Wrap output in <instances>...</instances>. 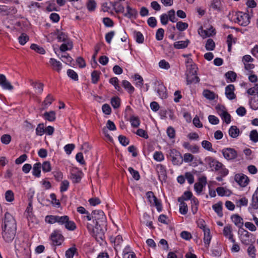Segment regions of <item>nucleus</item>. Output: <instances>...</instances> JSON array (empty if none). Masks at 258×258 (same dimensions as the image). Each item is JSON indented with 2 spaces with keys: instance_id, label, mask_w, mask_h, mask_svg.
I'll list each match as a JSON object with an SVG mask.
<instances>
[{
  "instance_id": "864d4df0",
  "label": "nucleus",
  "mask_w": 258,
  "mask_h": 258,
  "mask_svg": "<svg viewBox=\"0 0 258 258\" xmlns=\"http://www.w3.org/2000/svg\"><path fill=\"white\" fill-rule=\"evenodd\" d=\"M187 68V74H197V68L195 64H190L186 66Z\"/></svg>"
},
{
  "instance_id": "aec40b11",
  "label": "nucleus",
  "mask_w": 258,
  "mask_h": 258,
  "mask_svg": "<svg viewBox=\"0 0 258 258\" xmlns=\"http://www.w3.org/2000/svg\"><path fill=\"white\" fill-rule=\"evenodd\" d=\"M0 85L4 89L11 90L13 89V86L7 80L6 76L2 74H0Z\"/></svg>"
},
{
  "instance_id": "79ce46f5",
  "label": "nucleus",
  "mask_w": 258,
  "mask_h": 258,
  "mask_svg": "<svg viewBox=\"0 0 258 258\" xmlns=\"http://www.w3.org/2000/svg\"><path fill=\"white\" fill-rule=\"evenodd\" d=\"M134 37L136 41L138 43H143L144 41V38L143 34L139 31H135L134 32Z\"/></svg>"
},
{
  "instance_id": "f03ea898",
  "label": "nucleus",
  "mask_w": 258,
  "mask_h": 258,
  "mask_svg": "<svg viewBox=\"0 0 258 258\" xmlns=\"http://www.w3.org/2000/svg\"><path fill=\"white\" fill-rule=\"evenodd\" d=\"M2 230L16 231L17 223L14 216L9 212H6L2 224Z\"/></svg>"
},
{
  "instance_id": "052dcab7",
  "label": "nucleus",
  "mask_w": 258,
  "mask_h": 258,
  "mask_svg": "<svg viewBox=\"0 0 258 258\" xmlns=\"http://www.w3.org/2000/svg\"><path fill=\"white\" fill-rule=\"evenodd\" d=\"M111 104L114 108H117L119 107L120 100L118 97H113L111 100Z\"/></svg>"
},
{
  "instance_id": "c9c22d12",
  "label": "nucleus",
  "mask_w": 258,
  "mask_h": 258,
  "mask_svg": "<svg viewBox=\"0 0 258 258\" xmlns=\"http://www.w3.org/2000/svg\"><path fill=\"white\" fill-rule=\"evenodd\" d=\"M43 116L46 120L49 121H53L56 118L55 112L54 111L45 112L43 114Z\"/></svg>"
},
{
  "instance_id": "e433bc0d",
  "label": "nucleus",
  "mask_w": 258,
  "mask_h": 258,
  "mask_svg": "<svg viewBox=\"0 0 258 258\" xmlns=\"http://www.w3.org/2000/svg\"><path fill=\"white\" fill-rule=\"evenodd\" d=\"M133 78L134 79L135 81L136 82V86L141 88H142L144 82L143 78L139 74H135Z\"/></svg>"
},
{
  "instance_id": "09e8293b",
  "label": "nucleus",
  "mask_w": 258,
  "mask_h": 258,
  "mask_svg": "<svg viewBox=\"0 0 258 258\" xmlns=\"http://www.w3.org/2000/svg\"><path fill=\"white\" fill-rule=\"evenodd\" d=\"M154 160L158 162H161L164 159L163 153L160 151H156L153 155Z\"/></svg>"
},
{
  "instance_id": "6e6d98bb",
  "label": "nucleus",
  "mask_w": 258,
  "mask_h": 258,
  "mask_svg": "<svg viewBox=\"0 0 258 258\" xmlns=\"http://www.w3.org/2000/svg\"><path fill=\"white\" fill-rule=\"evenodd\" d=\"M5 198L7 202H11L13 201L14 200V195L13 192L11 190L7 191L5 193Z\"/></svg>"
},
{
  "instance_id": "2f4dec72",
  "label": "nucleus",
  "mask_w": 258,
  "mask_h": 258,
  "mask_svg": "<svg viewBox=\"0 0 258 258\" xmlns=\"http://www.w3.org/2000/svg\"><path fill=\"white\" fill-rule=\"evenodd\" d=\"M212 238V235L210 229L205 230L204 232V237L203 240L205 245L208 246L210 243Z\"/></svg>"
},
{
  "instance_id": "6ab92c4d",
  "label": "nucleus",
  "mask_w": 258,
  "mask_h": 258,
  "mask_svg": "<svg viewBox=\"0 0 258 258\" xmlns=\"http://www.w3.org/2000/svg\"><path fill=\"white\" fill-rule=\"evenodd\" d=\"M234 90L235 87L233 85L230 84L226 87L225 95L228 99L233 100L236 98Z\"/></svg>"
},
{
  "instance_id": "72a5a7b5",
  "label": "nucleus",
  "mask_w": 258,
  "mask_h": 258,
  "mask_svg": "<svg viewBox=\"0 0 258 258\" xmlns=\"http://www.w3.org/2000/svg\"><path fill=\"white\" fill-rule=\"evenodd\" d=\"M229 135L233 138H237L239 134V130L236 126H231L229 129Z\"/></svg>"
},
{
  "instance_id": "c03bdc74",
  "label": "nucleus",
  "mask_w": 258,
  "mask_h": 258,
  "mask_svg": "<svg viewBox=\"0 0 258 258\" xmlns=\"http://www.w3.org/2000/svg\"><path fill=\"white\" fill-rule=\"evenodd\" d=\"M235 41H236V39H235V38H233L232 34H229L227 36V43L228 44V50L229 51H231V46L233 44L235 43Z\"/></svg>"
},
{
  "instance_id": "6e6552de",
  "label": "nucleus",
  "mask_w": 258,
  "mask_h": 258,
  "mask_svg": "<svg viewBox=\"0 0 258 258\" xmlns=\"http://www.w3.org/2000/svg\"><path fill=\"white\" fill-rule=\"evenodd\" d=\"M50 239L52 244L55 246L61 245L64 240L63 236L58 231H54L51 233Z\"/></svg>"
},
{
  "instance_id": "5fc2aeb1",
  "label": "nucleus",
  "mask_w": 258,
  "mask_h": 258,
  "mask_svg": "<svg viewBox=\"0 0 258 258\" xmlns=\"http://www.w3.org/2000/svg\"><path fill=\"white\" fill-rule=\"evenodd\" d=\"M100 73L96 71H94L92 74H91V77H92V82L94 84L97 83V82L98 81L99 78H100Z\"/></svg>"
},
{
  "instance_id": "a878e982",
  "label": "nucleus",
  "mask_w": 258,
  "mask_h": 258,
  "mask_svg": "<svg viewBox=\"0 0 258 258\" xmlns=\"http://www.w3.org/2000/svg\"><path fill=\"white\" fill-rule=\"evenodd\" d=\"M73 44L71 40H69L64 42L59 47V49L62 52L71 50L73 48Z\"/></svg>"
},
{
  "instance_id": "58836bf2",
  "label": "nucleus",
  "mask_w": 258,
  "mask_h": 258,
  "mask_svg": "<svg viewBox=\"0 0 258 258\" xmlns=\"http://www.w3.org/2000/svg\"><path fill=\"white\" fill-rule=\"evenodd\" d=\"M250 107L253 110L258 109V91L257 96L251 98L249 101Z\"/></svg>"
},
{
  "instance_id": "39448f33",
  "label": "nucleus",
  "mask_w": 258,
  "mask_h": 258,
  "mask_svg": "<svg viewBox=\"0 0 258 258\" xmlns=\"http://www.w3.org/2000/svg\"><path fill=\"white\" fill-rule=\"evenodd\" d=\"M240 238L242 243L248 245L254 241L253 235L247 230L242 229L239 231Z\"/></svg>"
},
{
  "instance_id": "8fccbe9b",
  "label": "nucleus",
  "mask_w": 258,
  "mask_h": 258,
  "mask_svg": "<svg viewBox=\"0 0 258 258\" xmlns=\"http://www.w3.org/2000/svg\"><path fill=\"white\" fill-rule=\"evenodd\" d=\"M215 47V42L211 39H208L205 47L207 50H213Z\"/></svg>"
},
{
  "instance_id": "5701e85b",
  "label": "nucleus",
  "mask_w": 258,
  "mask_h": 258,
  "mask_svg": "<svg viewBox=\"0 0 258 258\" xmlns=\"http://www.w3.org/2000/svg\"><path fill=\"white\" fill-rule=\"evenodd\" d=\"M250 206L254 210L258 209V187L252 195Z\"/></svg>"
},
{
  "instance_id": "7ed1b4c3",
  "label": "nucleus",
  "mask_w": 258,
  "mask_h": 258,
  "mask_svg": "<svg viewBox=\"0 0 258 258\" xmlns=\"http://www.w3.org/2000/svg\"><path fill=\"white\" fill-rule=\"evenodd\" d=\"M234 17V21L241 26H246L250 23V17L246 13L239 12L235 14Z\"/></svg>"
},
{
  "instance_id": "4be33fe9",
  "label": "nucleus",
  "mask_w": 258,
  "mask_h": 258,
  "mask_svg": "<svg viewBox=\"0 0 258 258\" xmlns=\"http://www.w3.org/2000/svg\"><path fill=\"white\" fill-rule=\"evenodd\" d=\"M49 63L52 69L57 72H59L62 69L61 63L54 58H50Z\"/></svg>"
},
{
  "instance_id": "37998d69",
  "label": "nucleus",
  "mask_w": 258,
  "mask_h": 258,
  "mask_svg": "<svg viewBox=\"0 0 258 258\" xmlns=\"http://www.w3.org/2000/svg\"><path fill=\"white\" fill-rule=\"evenodd\" d=\"M77 252V248L73 246L69 248L66 252V256L67 258H73L75 254Z\"/></svg>"
},
{
  "instance_id": "b1692460",
  "label": "nucleus",
  "mask_w": 258,
  "mask_h": 258,
  "mask_svg": "<svg viewBox=\"0 0 258 258\" xmlns=\"http://www.w3.org/2000/svg\"><path fill=\"white\" fill-rule=\"evenodd\" d=\"M232 221L238 227L241 228L243 225L242 218L238 215H233L231 217Z\"/></svg>"
},
{
  "instance_id": "f8f14e48",
  "label": "nucleus",
  "mask_w": 258,
  "mask_h": 258,
  "mask_svg": "<svg viewBox=\"0 0 258 258\" xmlns=\"http://www.w3.org/2000/svg\"><path fill=\"white\" fill-rule=\"evenodd\" d=\"M16 231L2 230V236L4 240L7 243L13 241L15 238Z\"/></svg>"
},
{
  "instance_id": "393cba45",
  "label": "nucleus",
  "mask_w": 258,
  "mask_h": 258,
  "mask_svg": "<svg viewBox=\"0 0 258 258\" xmlns=\"http://www.w3.org/2000/svg\"><path fill=\"white\" fill-rule=\"evenodd\" d=\"M30 84L36 89V92L40 94L42 93L43 90V84L40 82H34L30 80Z\"/></svg>"
},
{
  "instance_id": "603ef678",
  "label": "nucleus",
  "mask_w": 258,
  "mask_h": 258,
  "mask_svg": "<svg viewBox=\"0 0 258 258\" xmlns=\"http://www.w3.org/2000/svg\"><path fill=\"white\" fill-rule=\"evenodd\" d=\"M45 133L44 126L43 123H40L36 128V134L37 136H42Z\"/></svg>"
},
{
  "instance_id": "e2e57ef3",
  "label": "nucleus",
  "mask_w": 258,
  "mask_h": 258,
  "mask_svg": "<svg viewBox=\"0 0 258 258\" xmlns=\"http://www.w3.org/2000/svg\"><path fill=\"white\" fill-rule=\"evenodd\" d=\"M216 191H217L218 195L220 196L228 195L230 193L229 190H226L223 187H219L217 188Z\"/></svg>"
},
{
  "instance_id": "dca6fc26",
  "label": "nucleus",
  "mask_w": 258,
  "mask_h": 258,
  "mask_svg": "<svg viewBox=\"0 0 258 258\" xmlns=\"http://www.w3.org/2000/svg\"><path fill=\"white\" fill-rule=\"evenodd\" d=\"M50 36H56L58 41L60 42H66L69 40L68 36L63 32L60 31L59 30H56L54 32L50 34Z\"/></svg>"
},
{
  "instance_id": "c756f323",
  "label": "nucleus",
  "mask_w": 258,
  "mask_h": 258,
  "mask_svg": "<svg viewBox=\"0 0 258 258\" xmlns=\"http://www.w3.org/2000/svg\"><path fill=\"white\" fill-rule=\"evenodd\" d=\"M212 208L214 211L217 214L218 216L220 217L223 216L222 212V203L220 202L214 204Z\"/></svg>"
},
{
  "instance_id": "a19ab883",
  "label": "nucleus",
  "mask_w": 258,
  "mask_h": 258,
  "mask_svg": "<svg viewBox=\"0 0 258 258\" xmlns=\"http://www.w3.org/2000/svg\"><path fill=\"white\" fill-rule=\"evenodd\" d=\"M204 96L209 100H214L215 98V93L209 90H205L203 91Z\"/></svg>"
},
{
  "instance_id": "f257e3e1",
  "label": "nucleus",
  "mask_w": 258,
  "mask_h": 258,
  "mask_svg": "<svg viewBox=\"0 0 258 258\" xmlns=\"http://www.w3.org/2000/svg\"><path fill=\"white\" fill-rule=\"evenodd\" d=\"M105 225L95 223L94 221L88 223L87 227L90 233L95 237L97 241L103 240L104 238Z\"/></svg>"
},
{
  "instance_id": "1a4fd4ad",
  "label": "nucleus",
  "mask_w": 258,
  "mask_h": 258,
  "mask_svg": "<svg viewBox=\"0 0 258 258\" xmlns=\"http://www.w3.org/2000/svg\"><path fill=\"white\" fill-rule=\"evenodd\" d=\"M210 8L218 13L221 12L225 9L224 2L222 0H212Z\"/></svg>"
},
{
  "instance_id": "a18cd8bd",
  "label": "nucleus",
  "mask_w": 258,
  "mask_h": 258,
  "mask_svg": "<svg viewBox=\"0 0 258 258\" xmlns=\"http://www.w3.org/2000/svg\"><path fill=\"white\" fill-rule=\"evenodd\" d=\"M179 212L181 214L185 215L187 213L188 208L187 204L183 201L179 202Z\"/></svg>"
},
{
  "instance_id": "2eb2a0df",
  "label": "nucleus",
  "mask_w": 258,
  "mask_h": 258,
  "mask_svg": "<svg viewBox=\"0 0 258 258\" xmlns=\"http://www.w3.org/2000/svg\"><path fill=\"white\" fill-rule=\"evenodd\" d=\"M198 33L204 38L212 36L216 34L215 29L212 26H211L207 30H204L203 28H201L199 29Z\"/></svg>"
},
{
  "instance_id": "ddd939ff",
  "label": "nucleus",
  "mask_w": 258,
  "mask_h": 258,
  "mask_svg": "<svg viewBox=\"0 0 258 258\" xmlns=\"http://www.w3.org/2000/svg\"><path fill=\"white\" fill-rule=\"evenodd\" d=\"M222 152L224 157L227 160H233L237 156V152L232 148L224 149Z\"/></svg>"
},
{
  "instance_id": "338daca9",
  "label": "nucleus",
  "mask_w": 258,
  "mask_h": 258,
  "mask_svg": "<svg viewBox=\"0 0 258 258\" xmlns=\"http://www.w3.org/2000/svg\"><path fill=\"white\" fill-rule=\"evenodd\" d=\"M225 76L231 82H234L236 79V74L234 72L229 71L225 74Z\"/></svg>"
},
{
  "instance_id": "4d7b16f0",
  "label": "nucleus",
  "mask_w": 258,
  "mask_h": 258,
  "mask_svg": "<svg viewBox=\"0 0 258 258\" xmlns=\"http://www.w3.org/2000/svg\"><path fill=\"white\" fill-rule=\"evenodd\" d=\"M187 27L188 24L186 23L180 21L176 23V28L180 31L185 30Z\"/></svg>"
},
{
  "instance_id": "0eeeda50",
  "label": "nucleus",
  "mask_w": 258,
  "mask_h": 258,
  "mask_svg": "<svg viewBox=\"0 0 258 258\" xmlns=\"http://www.w3.org/2000/svg\"><path fill=\"white\" fill-rule=\"evenodd\" d=\"M205 161L207 164L212 169L216 171L222 168L223 164L211 157H207Z\"/></svg>"
},
{
  "instance_id": "49530a36",
  "label": "nucleus",
  "mask_w": 258,
  "mask_h": 258,
  "mask_svg": "<svg viewBox=\"0 0 258 258\" xmlns=\"http://www.w3.org/2000/svg\"><path fill=\"white\" fill-rule=\"evenodd\" d=\"M192 197V193L190 191H186L184 192L183 195L178 198V202H182L185 200H189Z\"/></svg>"
},
{
  "instance_id": "f704fd0d",
  "label": "nucleus",
  "mask_w": 258,
  "mask_h": 258,
  "mask_svg": "<svg viewBox=\"0 0 258 258\" xmlns=\"http://www.w3.org/2000/svg\"><path fill=\"white\" fill-rule=\"evenodd\" d=\"M83 176V173L78 171L76 173H72L71 175V178L74 183H78L81 181Z\"/></svg>"
},
{
  "instance_id": "4468645a",
  "label": "nucleus",
  "mask_w": 258,
  "mask_h": 258,
  "mask_svg": "<svg viewBox=\"0 0 258 258\" xmlns=\"http://www.w3.org/2000/svg\"><path fill=\"white\" fill-rule=\"evenodd\" d=\"M234 179L241 187H245L249 182L248 177L243 174H236L234 177Z\"/></svg>"
},
{
  "instance_id": "4c0bfd02",
  "label": "nucleus",
  "mask_w": 258,
  "mask_h": 258,
  "mask_svg": "<svg viewBox=\"0 0 258 258\" xmlns=\"http://www.w3.org/2000/svg\"><path fill=\"white\" fill-rule=\"evenodd\" d=\"M110 5L116 13H122L124 11V7L121 5H118L117 2H110Z\"/></svg>"
},
{
  "instance_id": "412c9836",
  "label": "nucleus",
  "mask_w": 258,
  "mask_h": 258,
  "mask_svg": "<svg viewBox=\"0 0 258 258\" xmlns=\"http://www.w3.org/2000/svg\"><path fill=\"white\" fill-rule=\"evenodd\" d=\"M126 12L124 16L128 18H136L138 15V11L134 8H132L128 5L126 7Z\"/></svg>"
},
{
  "instance_id": "7c9ffc66",
  "label": "nucleus",
  "mask_w": 258,
  "mask_h": 258,
  "mask_svg": "<svg viewBox=\"0 0 258 258\" xmlns=\"http://www.w3.org/2000/svg\"><path fill=\"white\" fill-rule=\"evenodd\" d=\"M54 99L51 94H48L42 102V109L47 108L54 101Z\"/></svg>"
},
{
  "instance_id": "680f3d73",
  "label": "nucleus",
  "mask_w": 258,
  "mask_h": 258,
  "mask_svg": "<svg viewBox=\"0 0 258 258\" xmlns=\"http://www.w3.org/2000/svg\"><path fill=\"white\" fill-rule=\"evenodd\" d=\"M201 144L205 149L209 151H213L212 145L210 142L205 140L202 142Z\"/></svg>"
},
{
  "instance_id": "9b49d317",
  "label": "nucleus",
  "mask_w": 258,
  "mask_h": 258,
  "mask_svg": "<svg viewBox=\"0 0 258 258\" xmlns=\"http://www.w3.org/2000/svg\"><path fill=\"white\" fill-rule=\"evenodd\" d=\"M170 156H172V162L174 165H179L182 162L181 154L175 149L170 150Z\"/></svg>"
},
{
  "instance_id": "774afa93",
  "label": "nucleus",
  "mask_w": 258,
  "mask_h": 258,
  "mask_svg": "<svg viewBox=\"0 0 258 258\" xmlns=\"http://www.w3.org/2000/svg\"><path fill=\"white\" fill-rule=\"evenodd\" d=\"M130 121L133 126L137 127L140 125V120L138 117L132 116L131 117Z\"/></svg>"
},
{
  "instance_id": "ea45409f",
  "label": "nucleus",
  "mask_w": 258,
  "mask_h": 258,
  "mask_svg": "<svg viewBox=\"0 0 258 258\" xmlns=\"http://www.w3.org/2000/svg\"><path fill=\"white\" fill-rule=\"evenodd\" d=\"M247 253L251 258L256 257V248L252 244H250L247 249Z\"/></svg>"
},
{
  "instance_id": "13d9d810",
  "label": "nucleus",
  "mask_w": 258,
  "mask_h": 258,
  "mask_svg": "<svg viewBox=\"0 0 258 258\" xmlns=\"http://www.w3.org/2000/svg\"><path fill=\"white\" fill-rule=\"evenodd\" d=\"M175 13V11L174 10H170L168 12L167 14L168 20L173 23L177 21Z\"/></svg>"
},
{
  "instance_id": "69168bd1",
  "label": "nucleus",
  "mask_w": 258,
  "mask_h": 258,
  "mask_svg": "<svg viewBox=\"0 0 258 258\" xmlns=\"http://www.w3.org/2000/svg\"><path fill=\"white\" fill-rule=\"evenodd\" d=\"M42 171L44 172L50 171L51 169V165L49 161H45L41 165Z\"/></svg>"
},
{
  "instance_id": "3c124183",
  "label": "nucleus",
  "mask_w": 258,
  "mask_h": 258,
  "mask_svg": "<svg viewBox=\"0 0 258 258\" xmlns=\"http://www.w3.org/2000/svg\"><path fill=\"white\" fill-rule=\"evenodd\" d=\"M11 136L8 134L3 135L1 138V141L3 144L8 145L11 141Z\"/></svg>"
},
{
  "instance_id": "0e129e2a",
  "label": "nucleus",
  "mask_w": 258,
  "mask_h": 258,
  "mask_svg": "<svg viewBox=\"0 0 258 258\" xmlns=\"http://www.w3.org/2000/svg\"><path fill=\"white\" fill-rule=\"evenodd\" d=\"M249 138L250 140L253 142H258V133L256 130H252L250 132L249 134Z\"/></svg>"
},
{
  "instance_id": "9d476101",
  "label": "nucleus",
  "mask_w": 258,
  "mask_h": 258,
  "mask_svg": "<svg viewBox=\"0 0 258 258\" xmlns=\"http://www.w3.org/2000/svg\"><path fill=\"white\" fill-rule=\"evenodd\" d=\"M147 199L150 204L156 207L157 210L160 212L162 210L161 203L158 201L157 198L154 196L152 191H148L146 194Z\"/></svg>"
},
{
  "instance_id": "20e7f679",
  "label": "nucleus",
  "mask_w": 258,
  "mask_h": 258,
  "mask_svg": "<svg viewBox=\"0 0 258 258\" xmlns=\"http://www.w3.org/2000/svg\"><path fill=\"white\" fill-rule=\"evenodd\" d=\"M15 249L17 254L24 255L29 252L28 243L23 240L18 239L16 240Z\"/></svg>"
},
{
  "instance_id": "473e14b6",
  "label": "nucleus",
  "mask_w": 258,
  "mask_h": 258,
  "mask_svg": "<svg viewBox=\"0 0 258 258\" xmlns=\"http://www.w3.org/2000/svg\"><path fill=\"white\" fill-rule=\"evenodd\" d=\"M122 85L124 88L128 92V93L132 94L134 92V87L128 81L126 80L122 81Z\"/></svg>"
},
{
  "instance_id": "423d86ee",
  "label": "nucleus",
  "mask_w": 258,
  "mask_h": 258,
  "mask_svg": "<svg viewBox=\"0 0 258 258\" xmlns=\"http://www.w3.org/2000/svg\"><path fill=\"white\" fill-rule=\"evenodd\" d=\"M92 215L93 219L92 221H94L95 223L106 224V217L102 211L95 210L92 212Z\"/></svg>"
},
{
  "instance_id": "bb28decb",
  "label": "nucleus",
  "mask_w": 258,
  "mask_h": 258,
  "mask_svg": "<svg viewBox=\"0 0 258 258\" xmlns=\"http://www.w3.org/2000/svg\"><path fill=\"white\" fill-rule=\"evenodd\" d=\"M189 43V41L186 39L184 41H178L174 43V47L176 49H184L187 47Z\"/></svg>"
},
{
  "instance_id": "cd10ccee",
  "label": "nucleus",
  "mask_w": 258,
  "mask_h": 258,
  "mask_svg": "<svg viewBox=\"0 0 258 258\" xmlns=\"http://www.w3.org/2000/svg\"><path fill=\"white\" fill-rule=\"evenodd\" d=\"M41 164L40 162H37L33 165L32 168V174L36 177H39L41 175Z\"/></svg>"
},
{
  "instance_id": "bf43d9fd",
  "label": "nucleus",
  "mask_w": 258,
  "mask_h": 258,
  "mask_svg": "<svg viewBox=\"0 0 258 258\" xmlns=\"http://www.w3.org/2000/svg\"><path fill=\"white\" fill-rule=\"evenodd\" d=\"M128 170L135 180H139L140 178V176L138 171L134 170L132 167H129L128 168Z\"/></svg>"
},
{
  "instance_id": "c85d7f7f",
  "label": "nucleus",
  "mask_w": 258,
  "mask_h": 258,
  "mask_svg": "<svg viewBox=\"0 0 258 258\" xmlns=\"http://www.w3.org/2000/svg\"><path fill=\"white\" fill-rule=\"evenodd\" d=\"M186 81L187 84L196 83L200 81V79L197 76V74H186Z\"/></svg>"
},
{
  "instance_id": "de8ad7c7",
  "label": "nucleus",
  "mask_w": 258,
  "mask_h": 258,
  "mask_svg": "<svg viewBox=\"0 0 258 258\" xmlns=\"http://www.w3.org/2000/svg\"><path fill=\"white\" fill-rule=\"evenodd\" d=\"M30 48L32 50H34V51H36L37 52H38L40 54H43L45 53V51L43 47H42L36 44H32L31 45Z\"/></svg>"
},
{
  "instance_id": "a211bd4d",
  "label": "nucleus",
  "mask_w": 258,
  "mask_h": 258,
  "mask_svg": "<svg viewBox=\"0 0 258 258\" xmlns=\"http://www.w3.org/2000/svg\"><path fill=\"white\" fill-rule=\"evenodd\" d=\"M223 233L224 236L228 238L233 243L235 242V240L233 238L231 225L229 224L226 225L224 227Z\"/></svg>"
},
{
  "instance_id": "f3484780",
  "label": "nucleus",
  "mask_w": 258,
  "mask_h": 258,
  "mask_svg": "<svg viewBox=\"0 0 258 258\" xmlns=\"http://www.w3.org/2000/svg\"><path fill=\"white\" fill-rule=\"evenodd\" d=\"M155 90L161 98L165 99L167 97L166 88L162 83H158Z\"/></svg>"
}]
</instances>
